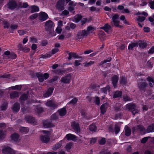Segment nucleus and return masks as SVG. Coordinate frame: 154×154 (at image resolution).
<instances>
[{"label":"nucleus","instance_id":"obj_10","mask_svg":"<svg viewBox=\"0 0 154 154\" xmlns=\"http://www.w3.org/2000/svg\"><path fill=\"white\" fill-rule=\"evenodd\" d=\"M46 105L54 109L57 108V105L55 102L52 100L48 101L46 103Z\"/></svg>","mask_w":154,"mask_h":154},{"label":"nucleus","instance_id":"obj_7","mask_svg":"<svg viewBox=\"0 0 154 154\" xmlns=\"http://www.w3.org/2000/svg\"><path fill=\"white\" fill-rule=\"evenodd\" d=\"M8 8L11 10H14L17 7V4L14 0L10 1L8 3Z\"/></svg>","mask_w":154,"mask_h":154},{"label":"nucleus","instance_id":"obj_51","mask_svg":"<svg viewBox=\"0 0 154 154\" xmlns=\"http://www.w3.org/2000/svg\"><path fill=\"white\" fill-rule=\"evenodd\" d=\"M114 130L115 133L117 134L120 131V128L118 125H116L115 126Z\"/></svg>","mask_w":154,"mask_h":154},{"label":"nucleus","instance_id":"obj_43","mask_svg":"<svg viewBox=\"0 0 154 154\" xmlns=\"http://www.w3.org/2000/svg\"><path fill=\"white\" fill-rule=\"evenodd\" d=\"M89 129L91 131H95L97 130V127L94 125L92 124L89 126Z\"/></svg>","mask_w":154,"mask_h":154},{"label":"nucleus","instance_id":"obj_21","mask_svg":"<svg viewBox=\"0 0 154 154\" xmlns=\"http://www.w3.org/2000/svg\"><path fill=\"white\" fill-rule=\"evenodd\" d=\"M68 54L69 56L68 58V59L69 60H71L72 57L74 58H79V56L77 55L76 53L69 52V53Z\"/></svg>","mask_w":154,"mask_h":154},{"label":"nucleus","instance_id":"obj_9","mask_svg":"<svg viewBox=\"0 0 154 154\" xmlns=\"http://www.w3.org/2000/svg\"><path fill=\"white\" fill-rule=\"evenodd\" d=\"M48 17L47 14L45 12H41L39 14V20L43 21L47 20Z\"/></svg>","mask_w":154,"mask_h":154},{"label":"nucleus","instance_id":"obj_17","mask_svg":"<svg viewBox=\"0 0 154 154\" xmlns=\"http://www.w3.org/2000/svg\"><path fill=\"white\" fill-rule=\"evenodd\" d=\"M28 95L27 94H23L21 95L19 99V101L21 104H23L24 101L27 99Z\"/></svg>","mask_w":154,"mask_h":154},{"label":"nucleus","instance_id":"obj_35","mask_svg":"<svg viewBox=\"0 0 154 154\" xmlns=\"http://www.w3.org/2000/svg\"><path fill=\"white\" fill-rule=\"evenodd\" d=\"M110 89V87L109 86H107L105 88H101V90L102 93L106 94L107 92H109Z\"/></svg>","mask_w":154,"mask_h":154},{"label":"nucleus","instance_id":"obj_53","mask_svg":"<svg viewBox=\"0 0 154 154\" xmlns=\"http://www.w3.org/2000/svg\"><path fill=\"white\" fill-rule=\"evenodd\" d=\"M16 57V54L14 53H10V55L9 56V58L11 59H15Z\"/></svg>","mask_w":154,"mask_h":154},{"label":"nucleus","instance_id":"obj_37","mask_svg":"<svg viewBox=\"0 0 154 154\" xmlns=\"http://www.w3.org/2000/svg\"><path fill=\"white\" fill-rule=\"evenodd\" d=\"M7 106L8 103L6 101H4L2 105L0 107L1 110L2 111H4L6 110L7 109Z\"/></svg>","mask_w":154,"mask_h":154},{"label":"nucleus","instance_id":"obj_8","mask_svg":"<svg viewBox=\"0 0 154 154\" xmlns=\"http://www.w3.org/2000/svg\"><path fill=\"white\" fill-rule=\"evenodd\" d=\"M71 126L76 133H79L80 132V130L79 125L78 123L75 122H73L71 124Z\"/></svg>","mask_w":154,"mask_h":154},{"label":"nucleus","instance_id":"obj_50","mask_svg":"<svg viewBox=\"0 0 154 154\" xmlns=\"http://www.w3.org/2000/svg\"><path fill=\"white\" fill-rule=\"evenodd\" d=\"M38 16V14H34L29 17V18L32 20H33Z\"/></svg>","mask_w":154,"mask_h":154},{"label":"nucleus","instance_id":"obj_60","mask_svg":"<svg viewBox=\"0 0 154 154\" xmlns=\"http://www.w3.org/2000/svg\"><path fill=\"white\" fill-rule=\"evenodd\" d=\"M58 77L57 76H54L53 78L52 79H50L49 82L50 83H53L54 82L56 81L57 79H58Z\"/></svg>","mask_w":154,"mask_h":154},{"label":"nucleus","instance_id":"obj_4","mask_svg":"<svg viewBox=\"0 0 154 154\" xmlns=\"http://www.w3.org/2000/svg\"><path fill=\"white\" fill-rule=\"evenodd\" d=\"M64 0H59L56 4V8L60 11H63L64 9Z\"/></svg>","mask_w":154,"mask_h":154},{"label":"nucleus","instance_id":"obj_13","mask_svg":"<svg viewBox=\"0 0 154 154\" xmlns=\"http://www.w3.org/2000/svg\"><path fill=\"white\" fill-rule=\"evenodd\" d=\"M108 106V104L107 103H105L102 104L100 107L101 113L103 114H104L106 112V110Z\"/></svg>","mask_w":154,"mask_h":154},{"label":"nucleus","instance_id":"obj_45","mask_svg":"<svg viewBox=\"0 0 154 154\" xmlns=\"http://www.w3.org/2000/svg\"><path fill=\"white\" fill-rule=\"evenodd\" d=\"M94 63V61H91L88 63L85 62L83 63V64H84V66L85 67H88L89 66L93 64Z\"/></svg>","mask_w":154,"mask_h":154},{"label":"nucleus","instance_id":"obj_23","mask_svg":"<svg viewBox=\"0 0 154 154\" xmlns=\"http://www.w3.org/2000/svg\"><path fill=\"white\" fill-rule=\"evenodd\" d=\"M20 108L19 103H16L13 106L12 109L14 112H17L19 111Z\"/></svg>","mask_w":154,"mask_h":154},{"label":"nucleus","instance_id":"obj_5","mask_svg":"<svg viewBox=\"0 0 154 154\" xmlns=\"http://www.w3.org/2000/svg\"><path fill=\"white\" fill-rule=\"evenodd\" d=\"M25 119L26 122L33 125H36L37 122L35 119L32 116H27L25 117Z\"/></svg>","mask_w":154,"mask_h":154},{"label":"nucleus","instance_id":"obj_32","mask_svg":"<svg viewBox=\"0 0 154 154\" xmlns=\"http://www.w3.org/2000/svg\"><path fill=\"white\" fill-rule=\"evenodd\" d=\"M146 131L147 133L154 132V124L149 125Z\"/></svg>","mask_w":154,"mask_h":154},{"label":"nucleus","instance_id":"obj_26","mask_svg":"<svg viewBox=\"0 0 154 154\" xmlns=\"http://www.w3.org/2000/svg\"><path fill=\"white\" fill-rule=\"evenodd\" d=\"M126 108L131 112L136 108L135 104L132 103L128 104L126 105Z\"/></svg>","mask_w":154,"mask_h":154},{"label":"nucleus","instance_id":"obj_40","mask_svg":"<svg viewBox=\"0 0 154 154\" xmlns=\"http://www.w3.org/2000/svg\"><path fill=\"white\" fill-rule=\"evenodd\" d=\"M72 144V142H70L68 143L65 146L66 149L68 152H69L70 151Z\"/></svg>","mask_w":154,"mask_h":154},{"label":"nucleus","instance_id":"obj_64","mask_svg":"<svg viewBox=\"0 0 154 154\" xmlns=\"http://www.w3.org/2000/svg\"><path fill=\"white\" fill-rule=\"evenodd\" d=\"M137 128L138 130H139L140 131H143L144 130L143 127L141 125H138L137 126Z\"/></svg>","mask_w":154,"mask_h":154},{"label":"nucleus","instance_id":"obj_61","mask_svg":"<svg viewBox=\"0 0 154 154\" xmlns=\"http://www.w3.org/2000/svg\"><path fill=\"white\" fill-rule=\"evenodd\" d=\"M150 137H146L144 138H143L142 139L141 141V143H145L148 140V138Z\"/></svg>","mask_w":154,"mask_h":154},{"label":"nucleus","instance_id":"obj_62","mask_svg":"<svg viewBox=\"0 0 154 154\" xmlns=\"http://www.w3.org/2000/svg\"><path fill=\"white\" fill-rule=\"evenodd\" d=\"M145 19V18L143 17L138 16L137 19L138 22H143Z\"/></svg>","mask_w":154,"mask_h":154},{"label":"nucleus","instance_id":"obj_16","mask_svg":"<svg viewBox=\"0 0 154 154\" xmlns=\"http://www.w3.org/2000/svg\"><path fill=\"white\" fill-rule=\"evenodd\" d=\"M118 80L119 77L117 75H115L112 78V83L115 88L117 86Z\"/></svg>","mask_w":154,"mask_h":154},{"label":"nucleus","instance_id":"obj_18","mask_svg":"<svg viewBox=\"0 0 154 154\" xmlns=\"http://www.w3.org/2000/svg\"><path fill=\"white\" fill-rule=\"evenodd\" d=\"M137 42L138 46L139 45L140 48L143 49L146 48L147 45V43L143 41H137Z\"/></svg>","mask_w":154,"mask_h":154},{"label":"nucleus","instance_id":"obj_27","mask_svg":"<svg viewBox=\"0 0 154 154\" xmlns=\"http://www.w3.org/2000/svg\"><path fill=\"white\" fill-rule=\"evenodd\" d=\"M100 28L103 29L106 32L108 33L109 30L111 29V27L108 23H106L104 25V26L101 27Z\"/></svg>","mask_w":154,"mask_h":154},{"label":"nucleus","instance_id":"obj_55","mask_svg":"<svg viewBox=\"0 0 154 154\" xmlns=\"http://www.w3.org/2000/svg\"><path fill=\"white\" fill-rule=\"evenodd\" d=\"M99 143L100 145H104L106 142V139L104 138H102L99 140Z\"/></svg>","mask_w":154,"mask_h":154},{"label":"nucleus","instance_id":"obj_20","mask_svg":"<svg viewBox=\"0 0 154 154\" xmlns=\"http://www.w3.org/2000/svg\"><path fill=\"white\" fill-rule=\"evenodd\" d=\"M53 90L54 89L53 88H49L48 89L47 91L45 92V93L44 94V97H49L51 95L53 92Z\"/></svg>","mask_w":154,"mask_h":154},{"label":"nucleus","instance_id":"obj_42","mask_svg":"<svg viewBox=\"0 0 154 154\" xmlns=\"http://www.w3.org/2000/svg\"><path fill=\"white\" fill-rule=\"evenodd\" d=\"M22 88V86L21 85H18L16 86L11 87V88L12 90H17L18 91H20L21 90Z\"/></svg>","mask_w":154,"mask_h":154},{"label":"nucleus","instance_id":"obj_24","mask_svg":"<svg viewBox=\"0 0 154 154\" xmlns=\"http://www.w3.org/2000/svg\"><path fill=\"white\" fill-rule=\"evenodd\" d=\"M19 96V93L18 92L14 91L12 92L10 94V97L12 99L18 97Z\"/></svg>","mask_w":154,"mask_h":154},{"label":"nucleus","instance_id":"obj_31","mask_svg":"<svg viewBox=\"0 0 154 154\" xmlns=\"http://www.w3.org/2000/svg\"><path fill=\"white\" fill-rule=\"evenodd\" d=\"M120 21L118 20L112 21L111 22V25L113 26H115L116 27H121V26L119 25Z\"/></svg>","mask_w":154,"mask_h":154},{"label":"nucleus","instance_id":"obj_56","mask_svg":"<svg viewBox=\"0 0 154 154\" xmlns=\"http://www.w3.org/2000/svg\"><path fill=\"white\" fill-rule=\"evenodd\" d=\"M94 98H95V100H94L95 103L97 105H99L100 103V99L97 96L95 97Z\"/></svg>","mask_w":154,"mask_h":154},{"label":"nucleus","instance_id":"obj_44","mask_svg":"<svg viewBox=\"0 0 154 154\" xmlns=\"http://www.w3.org/2000/svg\"><path fill=\"white\" fill-rule=\"evenodd\" d=\"M20 131L21 133H26L28 132L29 129L28 128L23 127L20 129Z\"/></svg>","mask_w":154,"mask_h":154},{"label":"nucleus","instance_id":"obj_36","mask_svg":"<svg viewBox=\"0 0 154 154\" xmlns=\"http://www.w3.org/2000/svg\"><path fill=\"white\" fill-rule=\"evenodd\" d=\"M121 105L120 103H117L114 106V111L116 112L120 111L121 109Z\"/></svg>","mask_w":154,"mask_h":154},{"label":"nucleus","instance_id":"obj_54","mask_svg":"<svg viewBox=\"0 0 154 154\" xmlns=\"http://www.w3.org/2000/svg\"><path fill=\"white\" fill-rule=\"evenodd\" d=\"M78 101V99L76 98L73 99L70 101L69 102L68 104H74L76 103Z\"/></svg>","mask_w":154,"mask_h":154},{"label":"nucleus","instance_id":"obj_52","mask_svg":"<svg viewBox=\"0 0 154 154\" xmlns=\"http://www.w3.org/2000/svg\"><path fill=\"white\" fill-rule=\"evenodd\" d=\"M18 26L17 24H11L10 26V28L12 30H14L17 29Z\"/></svg>","mask_w":154,"mask_h":154},{"label":"nucleus","instance_id":"obj_11","mask_svg":"<svg viewBox=\"0 0 154 154\" xmlns=\"http://www.w3.org/2000/svg\"><path fill=\"white\" fill-rule=\"evenodd\" d=\"M65 138L68 140L75 141L76 140L77 137L72 134H68L66 135Z\"/></svg>","mask_w":154,"mask_h":154},{"label":"nucleus","instance_id":"obj_41","mask_svg":"<svg viewBox=\"0 0 154 154\" xmlns=\"http://www.w3.org/2000/svg\"><path fill=\"white\" fill-rule=\"evenodd\" d=\"M91 20V18L87 19L86 18H83L81 21V25H83L86 23H88Z\"/></svg>","mask_w":154,"mask_h":154},{"label":"nucleus","instance_id":"obj_46","mask_svg":"<svg viewBox=\"0 0 154 154\" xmlns=\"http://www.w3.org/2000/svg\"><path fill=\"white\" fill-rule=\"evenodd\" d=\"M90 10L92 12L96 11V12H98L100 11V9L98 8H97L94 6H92L90 8Z\"/></svg>","mask_w":154,"mask_h":154},{"label":"nucleus","instance_id":"obj_3","mask_svg":"<svg viewBox=\"0 0 154 154\" xmlns=\"http://www.w3.org/2000/svg\"><path fill=\"white\" fill-rule=\"evenodd\" d=\"M88 33L86 30H83L78 31L77 36L75 37V39L78 40L83 38L84 37L88 35Z\"/></svg>","mask_w":154,"mask_h":154},{"label":"nucleus","instance_id":"obj_49","mask_svg":"<svg viewBox=\"0 0 154 154\" xmlns=\"http://www.w3.org/2000/svg\"><path fill=\"white\" fill-rule=\"evenodd\" d=\"M123 99L125 101L131 100L132 99L127 95H124L123 96Z\"/></svg>","mask_w":154,"mask_h":154},{"label":"nucleus","instance_id":"obj_63","mask_svg":"<svg viewBox=\"0 0 154 154\" xmlns=\"http://www.w3.org/2000/svg\"><path fill=\"white\" fill-rule=\"evenodd\" d=\"M150 8L152 9H154V1H150L149 2Z\"/></svg>","mask_w":154,"mask_h":154},{"label":"nucleus","instance_id":"obj_12","mask_svg":"<svg viewBox=\"0 0 154 154\" xmlns=\"http://www.w3.org/2000/svg\"><path fill=\"white\" fill-rule=\"evenodd\" d=\"M71 78V75L70 74L67 75L63 77L61 79V81L64 83H69Z\"/></svg>","mask_w":154,"mask_h":154},{"label":"nucleus","instance_id":"obj_19","mask_svg":"<svg viewBox=\"0 0 154 154\" xmlns=\"http://www.w3.org/2000/svg\"><path fill=\"white\" fill-rule=\"evenodd\" d=\"M137 41L132 42L128 46V49L129 50H133V48L134 47H138Z\"/></svg>","mask_w":154,"mask_h":154},{"label":"nucleus","instance_id":"obj_34","mask_svg":"<svg viewBox=\"0 0 154 154\" xmlns=\"http://www.w3.org/2000/svg\"><path fill=\"white\" fill-rule=\"evenodd\" d=\"M120 84L123 85L126 84L127 83L126 78L125 76H122L120 78Z\"/></svg>","mask_w":154,"mask_h":154},{"label":"nucleus","instance_id":"obj_59","mask_svg":"<svg viewBox=\"0 0 154 154\" xmlns=\"http://www.w3.org/2000/svg\"><path fill=\"white\" fill-rule=\"evenodd\" d=\"M10 74L5 73L2 75L0 76V78H8L10 77Z\"/></svg>","mask_w":154,"mask_h":154},{"label":"nucleus","instance_id":"obj_15","mask_svg":"<svg viewBox=\"0 0 154 154\" xmlns=\"http://www.w3.org/2000/svg\"><path fill=\"white\" fill-rule=\"evenodd\" d=\"M72 69L71 68H69L66 70H61L60 69H57L54 71L55 73L57 74H62L64 73L68 72L69 70Z\"/></svg>","mask_w":154,"mask_h":154},{"label":"nucleus","instance_id":"obj_30","mask_svg":"<svg viewBox=\"0 0 154 154\" xmlns=\"http://www.w3.org/2000/svg\"><path fill=\"white\" fill-rule=\"evenodd\" d=\"M11 139L14 141L17 142L19 138V135L17 134L14 133L11 136Z\"/></svg>","mask_w":154,"mask_h":154},{"label":"nucleus","instance_id":"obj_39","mask_svg":"<svg viewBox=\"0 0 154 154\" xmlns=\"http://www.w3.org/2000/svg\"><path fill=\"white\" fill-rule=\"evenodd\" d=\"M82 16L80 14L75 15L74 17V20L76 22H79L82 18Z\"/></svg>","mask_w":154,"mask_h":154},{"label":"nucleus","instance_id":"obj_1","mask_svg":"<svg viewBox=\"0 0 154 154\" xmlns=\"http://www.w3.org/2000/svg\"><path fill=\"white\" fill-rule=\"evenodd\" d=\"M54 26L53 22L51 20H49L45 22V29L49 34H51L53 30Z\"/></svg>","mask_w":154,"mask_h":154},{"label":"nucleus","instance_id":"obj_29","mask_svg":"<svg viewBox=\"0 0 154 154\" xmlns=\"http://www.w3.org/2000/svg\"><path fill=\"white\" fill-rule=\"evenodd\" d=\"M122 96V92L121 91H116L113 96V98H116L117 97H121Z\"/></svg>","mask_w":154,"mask_h":154},{"label":"nucleus","instance_id":"obj_28","mask_svg":"<svg viewBox=\"0 0 154 154\" xmlns=\"http://www.w3.org/2000/svg\"><path fill=\"white\" fill-rule=\"evenodd\" d=\"M58 112L61 116H65L66 113V111L65 108H63L60 109L58 110Z\"/></svg>","mask_w":154,"mask_h":154},{"label":"nucleus","instance_id":"obj_48","mask_svg":"<svg viewBox=\"0 0 154 154\" xmlns=\"http://www.w3.org/2000/svg\"><path fill=\"white\" fill-rule=\"evenodd\" d=\"M111 60V57H109L107 60H104L103 61L100 62L99 64V65L101 66L104 63L110 62Z\"/></svg>","mask_w":154,"mask_h":154},{"label":"nucleus","instance_id":"obj_57","mask_svg":"<svg viewBox=\"0 0 154 154\" xmlns=\"http://www.w3.org/2000/svg\"><path fill=\"white\" fill-rule=\"evenodd\" d=\"M61 145V143H58L55 145L54 146L53 148V149L54 150H56L60 147Z\"/></svg>","mask_w":154,"mask_h":154},{"label":"nucleus","instance_id":"obj_14","mask_svg":"<svg viewBox=\"0 0 154 154\" xmlns=\"http://www.w3.org/2000/svg\"><path fill=\"white\" fill-rule=\"evenodd\" d=\"M40 139L42 143H47L49 141L50 138L47 135H43L41 136Z\"/></svg>","mask_w":154,"mask_h":154},{"label":"nucleus","instance_id":"obj_38","mask_svg":"<svg viewBox=\"0 0 154 154\" xmlns=\"http://www.w3.org/2000/svg\"><path fill=\"white\" fill-rule=\"evenodd\" d=\"M31 13H33L37 11H39V8L38 7L35 5H33L31 7Z\"/></svg>","mask_w":154,"mask_h":154},{"label":"nucleus","instance_id":"obj_25","mask_svg":"<svg viewBox=\"0 0 154 154\" xmlns=\"http://www.w3.org/2000/svg\"><path fill=\"white\" fill-rule=\"evenodd\" d=\"M125 135L127 137L130 136L131 134V129L126 125L125 127Z\"/></svg>","mask_w":154,"mask_h":154},{"label":"nucleus","instance_id":"obj_22","mask_svg":"<svg viewBox=\"0 0 154 154\" xmlns=\"http://www.w3.org/2000/svg\"><path fill=\"white\" fill-rule=\"evenodd\" d=\"M44 126L46 128H50L54 126L53 124L48 121H45L43 122Z\"/></svg>","mask_w":154,"mask_h":154},{"label":"nucleus","instance_id":"obj_47","mask_svg":"<svg viewBox=\"0 0 154 154\" xmlns=\"http://www.w3.org/2000/svg\"><path fill=\"white\" fill-rule=\"evenodd\" d=\"M51 54L50 53L48 54H46L45 55L42 54L41 57L40 58H46L50 57L51 56Z\"/></svg>","mask_w":154,"mask_h":154},{"label":"nucleus","instance_id":"obj_58","mask_svg":"<svg viewBox=\"0 0 154 154\" xmlns=\"http://www.w3.org/2000/svg\"><path fill=\"white\" fill-rule=\"evenodd\" d=\"M119 18V16L118 14H115L112 17V21L118 20Z\"/></svg>","mask_w":154,"mask_h":154},{"label":"nucleus","instance_id":"obj_33","mask_svg":"<svg viewBox=\"0 0 154 154\" xmlns=\"http://www.w3.org/2000/svg\"><path fill=\"white\" fill-rule=\"evenodd\" d=\"M147 79L149 82V86L151 87H152L154 85V80L150 77H148L147 78Z\"/></svg>","mask_w":154,"mask_h":154},{"label":"nucleus","instance_id":"obj_6","mask_svg":"<svg viewBox=\"0 0 154 154\" xmlns=\"http://www.w3.org/2000/svg\"><path fill=\"white\" fill-rule=\"evenodd\" d=\"M2 153L4 154H14L15 152L9 147H5L2 149Z\"/></svg>","mask_w":154,"mask_h":154},{"label":"nucleus","instance_id":"obj_2","mask_svg":"<svg viewBox=\"0 0 154 154\" xmlns=\"http://www.w3.org/2000/svg\"><path fill=\"white\" fill-rule=\"evenodd\" d=\"M141 81H139L138 82L137 85L139 91L141 92H145L146 87L147 86V83L144 82H143L142 79Z\"/></svg>","mask_w":154,"mask_h":154}]
</instances>
